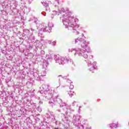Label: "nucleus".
<instances>
[{"label": "nucleus", "mask_w": 129, "mask_h": 129, "mask_svg": "<svg viewBox=\"0 0 129 129\" xmlns=\"http://www.w3.org/2000/svg\"><path fill=\"white\" fill-rule=\"evenodd\" d=\"M55 129H58L57 128H55Z\"/></svg>", "instance_id": "obj_3"}, {"label": "nucleus", "mask_w": 129, "mask_h": 129, "mask_svg": "<svg viewBox=\"0 0 129 129\" xmlns=\"http://www.w3.org/2000/svg\"><path fill=\"white\" fill-rule=\"evenodd\" d=\"M110 126H113L114 127H115L116 126V124L114 123H113L111 125H110Z\"/></svg>", "instance_id": "obj_1"}, {"label": "nucleus", "mask_w": 129, "mask_h": 129, "mask_svg": "<svg viewBox=\"0 0 129 129\" xmlns=\"http://www.w3.org/2000/svg\"><path fill=\"white\" fill-rule=\"evenodd\" d=\"M68 94H69L70 96H71L72 97V95H71V91L70 90V91L68 92Z\"/></svg>", "instance_id": "obj_2"}]
</instances>
